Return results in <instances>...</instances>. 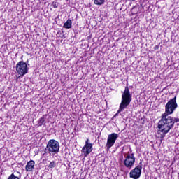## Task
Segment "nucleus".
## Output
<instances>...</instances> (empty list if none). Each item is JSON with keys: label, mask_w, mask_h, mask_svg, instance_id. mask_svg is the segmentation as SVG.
<instances>
[{"label": "nucleus", "mask_w": 179, "mask_h": 179, "mask_svg": "<svg viewBox=\"0 0 179 179\" xmlns=\"http://www.w3.org/2000/svg\"><path fill=\"white\" fill-rule=\"evenodd\" d=\"M142 174V166L138 165L136 168L133 169L129 173L130 178L139 179Z\"/></svg>", "instance_id": "0eeeda50"}, {"label": "nucleus", "mask_w": 179, "mask_h": 179, "mask_svg": "<svg viewBox=\"0 0 179 179\" xmlns=\"http://www.w3.org/2000/svg\"><path fill=\"white\" fill-rule=\"evenodd\" d=\"M131 1H135V0H131Z\"/></svg>", "instance_id": "f3484780"}, {"label": "nucleus", "mask_w": 179, "mask_h": 179, "mask_svg": "<svg viewBox=\"0 0 179 179\" xmlns=\"http://www.w3.org/2000/svg\"><path fill=\"white\" fill-rule=\"evenodd\" d=\"M38 127H42V125H45V117L44 116L41 117L38 122Z\"/></svg>", "instance_id": "9b49d317"}, {"label": "nucleus", "mask_w": 179, "mask_h": 179, "mask_svg": "<svg viewBox=\"0 0 179 179\" xmlns=\"http://www.w3.org/2000/svg\"><path fill=\"white\" fill-rule=\"evenodd\" d=\"M45 152L49 155H55L58 153V152H59V142L54 139L50 140L45 148Z\"/></svg>", "instance_id": "7ed1b4c3"}, {"label": "nucleus", "mask_w": 179, "mask_h": 179, "mask_svg": "<svg viewBox=\"0 0 179 179\" xmlns=\"http://www.w3.org/2000/svg\"><path fill=\"white\" fill-rule=\"evenodd\" d=\"M124 164L125 167L129 169V170H131L132 167H134V165L135 164V155L134 153H128L127 155H124Z\"/></svg>", "instance_id": "20e7f679"}, {"label": "nucleus", "mask_w": 179, "mask_h": 179, "mask_svg": "<svg viewBox=\"0 0 179 179\" xmlns=\"http://www.w3.org/2000/svg\"><path fill=\"white\" fill-rule=\"evenodd\" d=\"M93 150V144L90 143V140L87 138L85 141V145L83 147L81 152L83 153L84 157H87Z\"/></svg>", "instance_id": "423d86ee"}, {"label": "nucleus", "mask_w": 179, "mask_h": 179, "mask_svg": "<svg viewBox=\"0 0 179 179\" xmlns=\"http://www.w3.org/2000/svg\"><path fill=\"white\" fill-rule=\"evenodd\" d=\"M63 27L64 29H71L72 20H71V19H68L67 21L64 24Z\"/></svg>", "instance_id": "9d476101"}, {"label": "nucleus", "mask_w": 179, "mask_h": 179, "mask_svg": "<svg viewBox=\"0 0 179 179\" xmlns=\"http://www.w3.org/2000/svg\"><path fill=\"white\" fill-rule=\"evenodd\" d=\"M118 138V134L116 133H112L108 136L107 143H106V148L107 149H110L114 146L115 143V141Z\"/></svg>", "instance_id": "6e6552de"}, {"label": "nucleus", "mask_w": 179, "mask_h": 179, "mask_svg": "<svg viewBox=\"0 0 179 179\" xmlns=\"http://www.w3.org/2000/svg\"><path fill=\"white\" fill-rule=\"evenodd\" d=\"M16 71L18 75L24 76L27 72H29V67H27V63L20 61L16 65Z\"/></svg>", "instance_id": "39448f33"}, {"label": "nucleus", "mask_w": 179, "mask_h": 179, "mask_svg": "<svg viewBox=\"0 0 179 179\" xmlns=\"http://www.w3.org/2000/svg\"><path fill=\"white\" fill-rule=\"evenodd\" d=\"M27 64H29V60L27 61Z\"/></svg>", "instance_id": "dca6fc26"}, {"label": "nucleus", "mask_w": 179, "mask_h": 179, "mask_svg": "<svg viewBox=\"0 0 179 179\" xmlns=\"http://www.w3.org/2000/svg\"><path fill=\"white\" fill-rule=\"evenodd\" d=\"M131 101H132V95H131V92H129V87L127 86L122 94V101L117 113H122V111L131 104Z\"/></svg>", "instance_id": "f03ea898"}, {"label": "nucleus", "mask_w": 179, "mask_h": 179, "mask_svg": "<svg viewBox=\"0 0 179 179\" xmlns=\"http://www.w3.org/2000/svg\"><path fill=\"white\" fill-rule=\"evenodd\" d=\"M8 179H19V177L15 176V174L12 173Z\"/></svg>", "instance_id": "4468645a"}, {"label": "nucleus", "mask_w": 179, "mask_h": 179, "mask_svg": "<svg viewBox=\"0 0 179 179\" xmlns=\"http://www.w3.org/2000/svg\"><path fill=\"white\" fill-rule=\"evenodd\" d=\"M52 8H58V2H56V1H53L52 3Z\"/></svg>", "instance_id": "2eb2a0df"}, {"label": "nucleus", "mask_w": 179, "mask_h": 179, "mask_svg": "<svg viewBox=\"0 0 179 179\" xmlns=\"http://www.w3.org/2000/svg\"><path fill=\"white\" fill-rule=\"evenodd\" d=\"M57 164L55 162H50V164L48 165L49 169H54V167H56Z\"/></svg>", "instance_id": "ddd939ff"}, {"label": "nucleus", "mask_w": 179, "mask_h": 179, "mask_svg": "<svg viewBox=\"0 0 179 179\" xmlns=\"http://www.w3.org/2000/svg\"><path fill=\"white\" fill-rule=\"evenodd\" d=\"M177 97L175 96L172 99H170L165 106V113L162 115L161 120L158 122V128L159 132H162V138H164L166 134L170 132V129L174 128L176 122H179V119L177 117H173L170 116V114H173L176 108H177Z\"/></svg>", "instance_id": "f257e3e1"}, {"label": "nucleus", "mask_w": 179, "mask_h": 179, "mask_svg": "<svg viewBox=\"0 0 179 179\" xmlns=\"http://www.w3.org/2000/svg\"><path fill=\"white\" fill-rule=\"evenodd\" d=\"M36 164V162H34V160H30L27 163V165L25 166L26 171H31L32 170H34V165Z\"/></svg>", "instance_id": "1a4fd4ad"}, {"label": "nucleus", "mask_w": 179, "mask_h": 179, "mask_svg": "<svg viewBox=\"0 0 179 179\" xmlns=\"http://www.w3.org/2000/svg\"><path fill=\"white\" fill-rule=\"evenodd\" d=\"M104 2H106V0H94V3L95 5H99V6L104 5Z\"/></svg>", "instance_id": "f8f14e48"}]
</instances>
